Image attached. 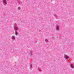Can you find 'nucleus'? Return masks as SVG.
<instances>
[{
	"label": "nucleus",
	"instance_id": "f257e3e1",
	"mask_svg": "<svg viewBox=\"0 0 74 74\" xmlns=\"http://www.w3.org/2000/svg\"><path fill=\"white\" fill-rule=\"evenodd\" d=\"M14 28L16 30H18V25L16 24H14Z\"/></svg>",
	"mask_w": 74,
	"mask_h": 74
},
{
	"label": "nucleus",
	"instance_id": "f03ea898",
	"mask_svg": "<svg viewBox=\"0 0 74 74\" xmlns=\"http://www.w3.org/2000/svg\"><path fill=\"white\" fill-rule=\"evenodd\" d=\"M60 26L59 25L57 24L56 27V30H59L60 28Z\"/></svg>",
	"mask_w": 74,
	"mask_h": 74
},
{
	"label": "nucleus",
	"instance_id": "7ed1b4c3",
	"mask_svg": "<svg viewBox=\"0 0 74 74\" xmlns=\"http://www.w3.org/2000/svg\"><path fill=\"white\" fill-rule=\"evenodd\" d=\"M64 57L65 59H67L68 60H69V56H67V55H64Z\"/></svg>",
	"mask_w": 74,
	"mask_h": 74
},
{
	"label": "nucleus",
	"instance_id": "20e7f679",
	"mask_svg": "<svg viewBox=\"0 0 74 74\" xmlns=\"http://www.w3.org/2000/svg\"><path fill=\"white\" fill-rule=\"evenodd\" d=\"M3 2L4 4H7V1H6V0H3Z\"/></svg>",
	"mask_w": 74,
	"mask_h": 74
},
{
	"label": "nucleus",
	"instance_id": "39448f33",
	"mask_svg": "<svg viewBox=\"0 0 74 74\" xmlns=\"http://www.w3.org/2000/svg\"><path fill=\"white\" fill-rule=\"evenodd\" d=\"M70 67L72 69H73L74 68V65L73 64H71V65L70 66Z\"/></svg>",
	"mask_w": 74,
	"mask_h": 74
},
{
	"label": "nucleus",
	"instance_id": "423d86ee",
	"mask_svg": "<svg viewBox=\"0 0 74 74\" xmlns=\"http://www.w3.org/2000/svg\"><path fill=\"white\" fill-rule=\"evenodd\" d=\"M32 53H33V51H31L30 52L29 55L30 56H32Z\"/></svg>",
	"mask_w": 74,
	"mask_h": 74
},
{
	"label": "nucleus",
	"instance_id": "0eeeda50",
	"mask_svg": "<svg viewBox=\"0 0 74 74\" xmlns=\"http://www.w3.org/2000/svg\"><path fill=\"white\" fill-rule=\"evenodd\" d=\"M15 37L14 36H12L11 37V39L12 40H15Z\"/></svg>",
	"mask_w": 74,
	"mask_h": 74
},
{
	"label": "nucleus",
	"instance_id": "6e6552de",
	"mask_svg": "<svg viewBox=\"0 0 74 74\" xmlns=\"http://www.w3.org/2000/svg\"><path fill=\"white\" fill-rule=\"evenodd\" d=\"M38 71H42L41 69L40 68H38Z\"/></svg>",
	"mask_w": 74,
	"mask_h": 74
},
{
	"label": "nucleus",
	"instance_id": "1a4fd4ad",
	"mask_svg": "<svg viewBox=\"0 0 74 74\" xmlns=\"http://www.w3.org/2000/svg\"><path fill=\"white\" fill-rule=\"evenodd\" d=\"M18 33L17 32H15V34L16 35V36H17L18 35Z\"/></svg>",
	"mask_w": 74,
	"mask_h": 74
},
{
	"label": "nucleus",
	"instance_id": "9d476101",
	"mask_svg": "<svg viewBox=\"0 0 74 74\" xmlns=\"http://www.w3.org/2000/svg\"><path fill=\"white\" fill-rule=\"evenodd\" d=\"M21 10V8H20L19 7H18V10Z\"/></svg>",
	"mask_w": 74,
	"mask_h": 74
},
{
	"label": "nucleus",
	"instance_id": "9b49d317",
	"mask_svg": "<svg viewBox=\"0 0 74 74\" xmlns=\"http://www.w3.org/2000/svg\"><path fill=\"white\" fill-rule=\"evenodd\" d=\"M30 66L31 69H32V64H30Z\"/></svg>",
	"mask_w": 74,
	"mask_h": 74
},
{
	"label": "nucleus",
	"instance_id": "f8f14e48",
	"mask_svg": "<svg viewBox=\"0 0 74 74\" xmlns=\"http://www.w3.org/2000/svg\"><path fill=\"white\" fill-rule=\"evenodd\" d=\"M45 41H46V42H48V39H46L45 40Z\"/></svg>",
	"mask_w": 74,
	"mask_h": 74
},
{
	"label": "nucleus",
	"instance_id": "ddd939ff",
	"mask_svg": "<svg viewBox=\"0 0 74 74\" xmlns=\"http://www.w3.org/2000/svg\"><path fill=\"white\" fill-rule=\"evenodd\" d=\"M18 4H21V3H20V2H18Z\"/></svg>",
	"mask_w": 74,
	"mask_h": 74
},
{
	"label": "nucleus",
	"instance_id": "4468645a",
	"mask_svg": "<svg viewBox=\"0 0 74 74\" xmlns=\"http://www.w3.org/2000/svg\"><path fill=\"white\" fill-rule=\"evenodd\" d=\"M37 42V41H36L35 42H34V43H36Z\"/></svg>",
	"mask_w": 74,
	"mask_h": 74
},
{
	"label": "nucleus",
	"instance_id": "2eb2a0df",
	"mask_svg": "<svg viewBox=\"0 0 74 74\" xmlns=\"http://www.w3.org/2000/svg\"><path fill=\"white\" fill-rule=\"evenodd\" d=\"M55 16L56 17V16Z\"/></svg>",
	"mask_w": 74,
	"mask_h": 74
}]
</instances>
